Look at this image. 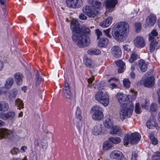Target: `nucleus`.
I'll list each match as a JSON object with an SVG mask.
<instances>
[{
	"label": "nucleus",
	"instance_id": "nucleus-1",
	"mask_svg": "<svg viewBox=\"0 0 160 160\" xmlns=\"http://www.w3.org/2000/svg\"><path fill=\"white\" fill-rule=\"evenodd\" d=\"M71 28L73 32L72 40L78 47L84 48L89 45L90 30L88 28H82L77 20H73L71 22Z\"/></svg>",
	"mask_w": 160,
	"mask_h": 160
},
{
	"label": "nucleus",
	"instance_id": "nucleus-2",
	"mask_svg": "<svg viewBox=\"0 0 160 160\" xmlns=\"http://www.w3.org/2000/svg\"><path fill=\"white\" fill-rule=\"evenodd\" d=\"M121 101H125L123 103L121 111L123 116L130 117L132 114L134 108V105L132 102H128L129 98L127 95L121 93Z\"/></svg>",
	"mask_w": 160,
	"mask_h": 160
},
{
	"label": "nucleus",
	"instance_id": "nucleus-3",
	"mask_svg": "<svg viewBox=\"0 0 160 160\" xmlns=\"http://www.w3.org/2000/svg\"><path fill=\"white\" fill-rule=\"evenodd\" d=\"M141 138L140 134L137 132L132 133L130 134H126L123 139L124 144L127 146L129 143L131 145L136 144L140 140Z\"/></svg>",
	"mask_w": 160,
	"mask_h": 160
},
{
	"label": "nucleus",
	"instance_id": "nucleus-4",
	"mask_svg": "<svg viewBox=\"0 0 160 160\" xmlns=\"http://www.w3.org/2000/svg\"><path fill=\"white\" fill-rule=\"evenodd\" d=\"M103 110L100 106L95 105L90 110V112L93 113L92 118L97 120H100L103 118Z\"/></svg>",
	"mask_w": 160,
	"mask_h": 160
},
{
	"label": "nucleus",
	"instance_id": "nucleus-5",
	"mask_svg": "<svg viewBox=\"0 0 160 160\" xmlns=\"http://www.w3.org/2000/svg\"><path fill=\"white\" fill-rule=\"evenodd\" d=\"M81 111L80 108L77 107L75 113V118L73 119V124L80 131L82 127V117L81 115Z\"/></svg>",
	"mask_w": 160,
	"mask_h": 160
},
{
	"label": "nucleus",
	"instance_id": "nucleus-6",
	"mask_svg": "<svg viewBox=\"0 0 160 160\" xmlns=\"http://www.w3.org/2000/svg\"><path fill=\"white\" fill-rule=\"evenodd\" d=\"M129 30L128 24L126 22H121V41L127 38Z\"/></svg>",
	"mask_w": 160,
	"mask_h": 160
},
{
	"label": "nucleus",
	"instance_id": "nucleus-7",
	"mask_svg": "<svg viewBox=\"0 0 160 160\" xmlns=\"http://www.w3.org/2000/svg\"><path fill=\"white\" fill-rule=\"evenodd\" d=\"M83 11L86 15L91 18L95 17L99 13L98 10L89 6H84L83 8Z\"/></svg>",
	"mask_w": 160,
	"mask_h": 160
},
{
	"label": "nucleus",
	"instance_id": "nucleus-8",
	"mask_svg": "<svg viewBox=\"0 0 160 160\" xmlns=\"http://www.w3.org/2000/svg\"><path fill=\"white\" fill-rule=\"evenodd\" d=\"M14 132L6 128L0 129V139L3 138H8L12 139L13 137Z\"/></svg>",
	"mask_w": 160,
	"mask_h": 160
},
{
	"label": "nucleus",
	"instance_id": "nucleus-9",
	"mask_svg": "<svg viewBox=\"0 0 160 160\" xmlns=\"http://www.w3.org/2000/svg\"><path fill=\"white\" fill-rule=\"evenodd\" d=\"M67 6L72 8H78L82 5V0H66Z\"/></svg>",
	"mask_w": 160,
	"mask_h": 160
},
{
	"label": "nucleus",
	"instance_id": "nucleus-10",
	"mask_svg": "<svg viewBox=\"0 0 160 160\" xmlns=\"http://www.w3.org/2000/svg\"><path fill=\"white\" fill-rule=\"evenodd\" d=\"M133 43L135 46L138 48H143L146 44L145 40L141 36L137 37L133 40Z\"/></svg>",
	"mask_w": 160,
	"mask_h": 160
},
{
	"label": "nucleus",
	"instance_id": "nucleus-11",
	"mask_svg": "<svg viewBox=\"0 0 160 160\" xmlns=\"http://www.w3.org/2000/svg\"><path fill=\"white\" fill-rule=\"evenodd\" d=\"M120 23H118L114 26L112 32V34L113 37L117 41H120L119 36L120 32Z\"/></svg>",
	"mask_w": 160,
	"mask_h": 160
},
{
	"label": "nucleus",
	"instance_id": "nucleus-12",
	"mask_svg": "<svg viewBox=\"0 0 160 160\" xmlns=\"http://www.w3.org/2000/svg\"><path fill=\"white\" fill-rule=\"evenodd\" d=\"M0 117L3 120H12L15 119L16 117V113L14 112L9 111L7 113L2 114Z\"/></svg>",
	"mask_w": 160,
	"mask_h": 160
},
{
	"label": "nucleus",
	"instance_id": "nucleus-13",
	"mask_svg": "<svg viewBox=\"0 0 160 160\" xmlns=\"http://www.w3.org/2000/svg\"><path fill=\"white\" fill-rule=\"evenodd\" d=\"M64 96L68 99H70L72 95L70 88L69 85L65 81L64 87L63 88Z\"/></svg>",
	"mask_w": 160,
	"mask_h": 160
},
{
	"label": "nucleus",
	"instance_id": "nucleus-14",
	"mask_svg": "<svg viewBox=\"0 0 160 160\" xmlns=\"http://www.w3.org/2000/svg\"><path fill=\"white\" fill-rule=\"evenodd\" d=\"M101 1V0H88V2L90 4V6L97 10L101 8L102 4Z\"/></svg>",
	"mask_w": 160,
	"mask_h": 160
},
{
	"label": "nucleus",
	"instance_id": "nucleus-15",
	"mask_svg": "<svg viewBox=\"0 0 160 160\" xmlns=\"http://www.w3.org/2000/svg\"><path fill=\"white\" fill-rule=\"evenodd\" d=\"M103 97L98 101L105 107L108 106L109 104V96L107 92H104Z\"/></svg>",
	"mask_w": 160,
	"mask_h": 160
},
{
	"label": "nucleus",
	"instance_id": "nucleus-16",
	"mask_svg": "<svg viewBox=\"0 0 160 160\" xmlns=\"http://www.w3.org/2000/svg\"><path fill=\"white\" fill-rule=\"evenodd\" d=\"M102 127L101 124H98L94 126L92 130V133L95 135H99L101 134Z\"/></svg>",
	"mask_w": 160,
	"mask_h": 160
},
{
	"label": "nucleus",
	"instance_id": "nucleus-17",
	"mask_svg": "<svg viewBox=\"0 0 160 160\" xmlns=\"http://www.w3.org/2000/svg\"><path fill=\"white\" fill-rule=\"evenodd\" d=\"M156 17L153 15L150 14L147 17L146 22L148 25L152 26L156 23Z\"/></svg>",
	"mask_w": 160,
	"mask_h": 160
},
{
	"label": "nucleus",
	"instance_id": "nucleus-18",
	"mask_svg": "<svg viewBox=\"0 0 160 160\" xmlns=\"http://www.w3.org/2000/svg\"><path fill=\"white\" fill-rule=\"evenodd\" d=\"M104 127L108 129H110L113 126V122L110 116H107L103 122Z\"/></svg>",
	"mask_w": 160,
	"mask_h": 160
},
{
	"label": "nucleus",
	"instance_id": "nucleus-19",
	"mask_svg": "<svg viewBox=\"0 0 160 160\" xmlns=\"http://www.w3.org/2000/svg\"><path fill=\"white\" fill-rule=\"evenodd\" d=\"M147 64L145 61L141 60L139 61L138 65V68L142 72H145L147 69Z\"/></svg>",
	"mask_w": 160,
	"mask_h": 160
},
{
	"label": "nucleus",
	"instance_id": "nucleus-20",
	"mask_svg": "<svg viewBox=\"0 0 160 160\" xmlns=\"http://www.w3.org/2000/svg\"><path fill=\"white\" fill-rule=\"evenodd\" d=\"M154 78L153 77H150L146 78L144 81L143 85L147 87H151L154 83Z\"/></svg>",
	"mask_w": 160,
	"mask_h": 160
},
{
	"label": "nucleus",
	"instance_id": "nucleus-21",
	"mask_svg": "<svg viewBox=\"0 0 160 160\" xmlns=\"http://www.w3.org/2000/svg\"><path fill=\"white\" fill-rule=\"evenodd\" d=\"M112 19V17H108L107 19L100 22L99 25L103 28L108 27L111 24Z\"/></svg>",
	"mask_w": 160,
	"mask_h": 160
},
{
	"label": "nucleus",
	"instance_id": "nucleus-22",
	"mask_svg": "<svg viewBox=\"0 0 160 160\" xmlns=\"http://www.w3.org/2000/svg\"><path fill=\"white\" fill-rule=\"evenodd\" d=\"M117 3V0H107L105 2L106 7L107 8H114Z\"/></svg>",
	"mask_w": 160,
	"mask_h": 160
},
{
	"label": "nucleus",
	"instance_id": "nucleus-23",
	"mask_svg": "<svg viewBox=\"0 0 160 160\" xmlns=\"http://www.w3.org/2000/svg\"><path fill=\"white\" fill-rule=\"evenodd\" d=\"M15 81L17 84L19 85H21L22 83L23 76L21 73L17 72L14 75Z\"/></svg>",
	"mask_w": 160,
	"mask_h": 160
},
{
	"label": "nucleus",
	"instance_id": "nucleus-24",
	"mask_svg": "<svg viewBox=\"0 0 160 160\" xmlns=\"http://www.w3.org/2000/svg\"><path fill=\"white\" fill-rule=\"evenodd\" d=\"M158 41L155 40V41L150 42L151 43L150 45L149 50L151 52H154L155 50L158 48L159 46L158 44Z\"/></svg>",
	"mask_w": 160,
	"mask_h": 160
},
{
	"label": "nucleus",
	"instance_id": "nucleus-25",
	"mask_svg": "<svg viewBox=\"0 0 160 160\" xmlns=\"http://www.w3.org/2000/svg\"><path fill=\"white\" fill-rule=\"evenodd\" d=\"M9 105L5 102H0V113L3 112L8 110Z\"/></svg>",
	"mask_w": 160,
	"mask_h": 160
},
{
	"label": "nucleus",
	"instance_id": "nucleus-26",
	"mask_svg": "<svg viewBox=\"0 0 160 160\" xmlns=\"http://www.w3.org/2000/svg\"><path fill=\"white\" fill-rule=\"evenodd\" d=\"M158 33L155 30H153L149 34V40L150 42L155 41L158 39Z\"/></svg>",
	"mask_w": 160,
	"mask_h": 160
},
{
	"label": "nucleus",
	"instance_id": "nucleus-27",
	"mask_svg": "<svg viewBox=\"0 0 160 160\" xmlns=\"http://www.w3.org/2000/svg\"><path fill=\"white\" fill-rule=\"evenodd\" d=\"M120 157V151L115 150L111 152L110 154V157L111 158L119 159Z\"/></svg>",
	"mask_w": 160,
	"mask_h": 160
},
{
	"label": "nucleus",
	"instance_id": "nucleus-28",
	"mask_svg": "<svg viewBox=\"0 0 160 160\" xmlns=\"http://www.w3.org/2000/svg\"><path fill=\"white\" fill-rule=\"evenodd\" d=\"M84 63L86 67L91 68L92 66L93 62L92 60L86 56H84L83 58Z\"/></svg>",
	"mask_w": 160,
	"mask_h": 160
},
{
	"label": "nucleus",
	"instance_id": "nucleus-29",
	"mask_svg": "<svg viewBox=\"0 0 160 160\" xmlns=\"http://www.w3.org/2000/svg\"><path fill=\"white\" fill-rule=\"evenodd\" d=\"M113 147V144L110 141H106L103 143L102 149L104 151L108 150L111 149Z\"/></svg>",
	"mask_w": 160,
	"mask_h": 160
},
{
	"label": "nucleus",
	"instance_id": "nucleus-30",
	"mask_svg": "<svg viewBox=\"0 0 160 160\" xmlns=\"http://www.w3.org/2000/svg\"><path fill=\"white\" fill-rule=\"evenodd\" d=\"M120 131V129L119 127L115 126H113L110 131V133L112 135H115L118 133Z\"/></svg>",
	"mask_w": 160,
	"mask_h": 160
},
{
	"label": "nucleus",
	"instance_id": "nucleus-31",
	"mask_svg": "<svg viewBox=\"0 0 160 160\" xmlns=\"http://www.w3.org/2000/svg\"><path fill=\"white\" fill-rule=\"evenodd\" d=\"M108 42V39L105 38H103L98 42V44L99 47H104L107 45Z\"/></svg>",
	"mask_w": 160,
	"mask_h": 160
},
{
	"label": "nucleus",
	"instance_id": "nucleus-32",
	"mask_svg": "<svg viewBox=\"0 0 160 160\" xmlns=\"http://www.w3.org/2000/svg\"><path fill=\"white\" fill-rule=\"evenodd\" d=\"M101 51L98 49H91L88 50L87 53L91 55H98L100 54Z\"/></svg>",
	"mask_w": 160,
	"mask_h": 160
},
{
	"label": "nucleus",
	"instance_id": "nucleus-33",
	"mask_svg": "<svg viewBox=\"0 0 160 160\" xmlns=\"http://www.w3.org/2000/svg\"><path fill=\"white\" fill-rule=\"evenodd\" d=\"M13 83V79L12 78H9L6 80V82L5 84V87L7 88H10Z\"/></svg>",
	"mask_w": 160,
	"mask_h": 160
},
{
	"label": "nucleus",
	"instance_id": "nucleus-34",
	"mask_svg": "<svg viewBox=\"0 0 160 160\" xmlns=\"http://www.w3.org/2000/svg\"><path fill=\"white\" fill-rule=\"evenodd\" d=\"M104 93L102 91H98L95 93L94 98L96 100L98 101L103 97Z\"/></svg>",
	"mask_w": 160,
	"mask_h": 160
},
{
	"label": "nucleus",
	"instance_id": "nucleus-35",
	"mask_svg": "<svg viewBox=\"0 0 160 160\" xmlns=\"http://www.w3.org/2000/svg\"><path fill=\"white\" fill-rule=\"evenodd\" d=\"M138 55L137 53L135 51H133L132 52L130 57L129 59V61L132 63L136 60L138 58Z\"/></svg>",
	"mask_w": 160,
	"mask_h": 160
},
{
	"label": "nucleus",
	"instance_id": "nucleus-36",
	"mask_svg": "<svg viewBox=\"0 0 160 160\" xmlns=\"http://www.w3.org/2000/svg\"><path fill=\"white\" fill-rule=\"evenodd\" d=\"M15 105L19 109H20L23 107V103L22 101L19 99H18L16 100Z\"/></svg>",
	"mask_w": 160,
	"mask_h": 160
},
{
	"label": "nucleus",
	"instance_id": "nucleus-37",
	"mask_svg": "<svg viewBox=\"0 0 160 160\" xmlns=\"http://www.w3.org/2000/svg\"><path fill=\"white\" fill-rule=\"evenodd\" d=\"M17 93L18 91L17 90H13L12 92L11 93L9 96L10 101H12L15 99Z\"/></svg>",
	"mask_w": 160,
	"mask_h": 160
},
{
	"label": "nucleus",
	"instance_id": "nucleus-38",
	"mask_svg": "<svg viewBox=\"0 0 160 160\" xmlns=\"http://www.w3.org/2000/svg\"><path fill=\"white\" fill-rule=\"evenodd\" d=\"M36 85H38L43 80V79L39 75V73L38 71L36 74Z\"/></svg>",
	"mask_w": 160,
	"mask_h": 160
},
{
	"label": "nucleus",
	"instance_id": "nucleus-39",
	"mask_svg": "<svg viewBox=\"0 0 160 160\" xmlns=\"http://www.w3.org/2000/svg\"><path fill=\"white\" fill-rule=\"evenodd\" d=\"M154 122L151 120H148L147 122L146 126L149 129H152L155 127Z\"/></svg>",
	"mask_w": 160,
	"mask_h": 160
},
{
	"label": "nucleus",
	"instance_id": "nucleus-40",
	"mask_svg": "<svg viewBox=\"0 0 160 160\" xmlns=\"http://www.w3.org/2000/svg\"><path fill=\"white\" fill-rule=\"evenodd\" d=\"M123 85L124 87L126 88H129L131 84V82L128 79H124L123 81Z\"/></svg>",
	"mask_w": 160,
	"mask_h": 160
},
{
	"label": "nucleus",
	"instance_id": "nucleus-41",
	"mask_svg": "<svg viewBox=\"0 0 160 160\" xmlns=\"http://www.w3.org/2000/svg\"><path fill=\"white\" fill-rule=\"evenodd\" d=\"M109 140L110 142H112V143L117 144L119 142L120 139L118 137H111L109 138Z\"/></svg>",
	"mask_w": 160,
	"mask_h": 160
},
{
	"label": "nucleus",
	"instance_id": "nucleus-42",
	"mask_svg": "<svg viewBox=\"0 0 160 160\" xmlns=\"http://www.w3.org/2000/svg\"><path fill=\"white\" fill-rule=\"evenodd\" d=\"M135 112L137 114H140L141 112V109L138 102L136 103L135 106Z\"/></svg>",
	"mask_w": 160,
	"mask_h": 160
},
{
	"label": "nucleus",
	"instance_id": "nucleus-43",
	"mask_svg": "<svg viewBox=\"0 0 160 160\" xmlns=\"http://www.w3.org/2000/svg\"><path fill=\"white\" fill-rule=\"evenodd\" d=\"M149 137L151 142L152 144L156 145L158 143V141L156 138L154 137L152 134H150L149 135Z\"/></svg>",
	"mask_w": 160,
	"mask_h": 160
},
{
	"label": "nucleus",
	"instance_id": "nucleus-44",
	"mask_svg": "<svg viewBox=\"0 0 160 160\" xmlns=\"http://www.w3.org/2000/svg\"><path fill=\"white\" fill-rule=\"evenodd\" d=\"M149 101L148 99H146L145 100L144 103L141 104V106L142 108L147 109L148 108V106L149 104Z\"/></svg>",
	"mask_w": 160,
	"mask_h": 160
},
{
	"label": "nucleus",
	"instance_id": "nucleus-45",
	"mask_svg": "<svg viewBox=\"0 0 160 160\" xmlns=\"http://www.w3.org/2000/svg\"><path fill=\"white\" fill-rule=\"evenodd\" d=\"M157 105L155 103H152L151 105L150 109L151 111L155 112L158 109Z\"/></svg>",
	"mask_w": 160,
	"mask_h": 160
},
{
	"label": "nucleus",
	"instance_id": "nucleus-46",
	"mask_svg": "<svg viewBox=\"0 0 160 160\" xmlns=\"http://www.w3.org/2000/svg\"><path fill=\"white\" fill-rule=\"evenodd\" d=\"M153 160H160V152H157L152 156Z\"/></svg>",
	"mask_w": 160,
	"mask_h": 160
},
{
	"label": "nucleus",
	"instance_id": "nucleus-47",
	"mask_svg": "<svg viewBox=\"0 0 160 160\" xmlns=\"http://www.w3.org/2000/svg\"><path fill=\"white\" fill-rule=\"evenodd\" d=\"M125 63L121 60V73L123 72L126 69Z\"/></svg>",
	"mask_w": 160,
	"mask_h": 160
},
{
	"label": "nucleus",
	"instance_id": "nucleus-48",
	"mask_svg": "<svg viewBox=\"0 0 160 160\" xmlns=\"http://www.w3.org/2000/svg\"><path fill=\"white\" fill-rule=\"evenodd\" d=\"M110 31V28H108L106 30H105L103 31V32L104 33L105 35L108 38H111L112 36L109 33Z\"/></svg>",
	"mask_w": 160,
	"mask_h": 160
},
{
	"label": "nucleus",
	"instance_id": "nucleus-49",
	"mask_svg": "<svg viewBox=\"0 0 160 160\" xmlns=\"http://www.w3.org/2000/svg\"><path fill=\"white\" fill-rule=\"evenodd\" d=\"M135 28L136 31L137 32H139L141 28V24L140 23H136L135 24Z\"/></svg>",
	"mask_w": 160,
	"mask_h": 160
},
{
	"label": "nucleus",
	"instance_id": "nucleus-50",
	"mask_svg": "<svg viewBox=\"0 0 160 160\" xmlns=\"http://www.w3.org/2000/svg\"><path fill=\"white\" fill-rule=\"evenodd\" d=\"M119 47L117 46H114L112 48V52L113 54L116 55L117 52L119 50Z\"/></svg>",
	"mask_w": 160,
	"mask_h": 160
},
{
	"label": "nucleus",
	"instance_id": "nucleus-51",
	"mask_svg": "<svg viewBox=\"0 0 160 160\" xmlns=\"http://www.w3.org/2000/svg\"><path fill=\"white\" fill-rule=\"evenodd\" d=\"M19 152V150L18 148H14L11 151V152L13 154H17Z\"/></svg>",
	"mask_w": 160,
	"mask_h": 160
},
{
	"label": "nucleus",
	"instance_id": "nucleus-52",
	"mask_svg": "<svg viewBox=\"0 0 160 160\" xmlns=\"http://www.w3.org/2000/svg\"><path fill=\"white\" fill-rule=\"evenodd\" d=\"M95 33L97 36V39H98L102 35V32L99 29H97L95 30Z\"/></svg>",
	"mask_w": 160,
	"mask_h": 160
},
{
	"label": "nucleus",
	"instance_id": "nucleus-53",
	"mask_svg": "<svg viewBox=\"0 0 160 160\" xmlns=\"http://www.w3.org/2000/svg\"><path fill=\"white\" fill-rule=\"evenodd\" d=\"M137 156L138 155L136 152H132L131 160H136Z\"/></svg>",
	"mask_w": 160,
	"mask_h": 160
},
{
	"label": "nucleus",
	"instance_id": "nucleus-54",
	"mask_svg": "<svg viewBox=\"0 0 160 160\" xmlns=\"http://www.w3.org/2000/svg\"><path fill=\"white\" fill-rule=\"evenodd\" d=\"M115 62L117 67L118 68V72L119 73H120V60L115 61Z\"/></svg>",
	"mask_w": 160,
	"mask_h": 160
},
{
	"label": "nucleus",
	"instance_id": "nucleus-55",
	"mask_svg": "<svg viewBox=\"0 0 160 160\" xmlns=\"http://www.w3.org/2000/svg\"><path fill=\"white\" fill-rule=\"evenodd\" d=\"M79 17L82 20H86L87 19V17L82 13L80 14Z\"/></svg>",
	"mask_w": 160,
	"mask_h": 160
},
{
	"label": "nucleus",
	"instance_id": "nucleus-56",
	"mask_svg": "<svg viewBox=\"0 0 160 160\" xmlns=\"http://www.w3.org/2000/svg\"><path fill=\"white\" fill-rule=\"evenodd\" d=\"M109 87H110V88L112 89L113 88H116L117 87V86L114 83H112L110 84Z\"/></svg>",
	"mask_w": 160,
	"mask_h": 160
},
{
	"label": "nucleus",
	"instance_id": "nucleus-57",
	"mask_svg": "<svg viewBox=\"0 0 160 160\" xmlns=\"http://www.w3.org/2000/svg\"><path fill=\"white\" fill-rule=\"evenodd\" d=\"M94 78V77H92L91 78H89L88 80V82L89 84H90L92 83Z\"/></svg>",
	"mask_w": 160,
	"mask_h": 160
},
{
	"label": "nucleus",
	"instance_id": "nucleus-58",
	"mask_svg": "<svg viewBox=\"0 0 160 160\" xmlns=\"http://www.w3.org/2000/svg\"><path fill=\"white\" fill-rule=\"evenodd\" d=\"M123 48L124 49V50L126 51H129L130 50V48H128V45H123Z\"/></svg>",
	"mask_w": 160,
	"mask_h": 160
},
{
	"label": "nucleus",
	"instance_id": "nucleus-59",
	"mask_svg": "<svg viewBox=\"0 0 160 160\" xmlns=\"http://www.w3.org/2000/svg\"><path fill=\"white\" fill-rule=\"evenodd\" d=\"M4 67L3 62L0 60V71Z\"/></svg>",
	"mask_w": 160,
	"mask_h": 160
},
{
	"label": "nucleus",
	"instance_id": "nucleus-60",
	"mask_svg": "<svg viewBox=\"0 0 160 160\" xmlns=\"http://www.w3.org/2000/svg\"><path fill=\"white\" fill-rule=\"evenodd\" d=\"M27 149V148L26 146H23L21 148V150L22 151L24 152L26 151Z\"/></svg>",
	"mask_w": 160,
	"mask_h": 160
},
{
	"label": "nucleus",
	"instance_id": "nucleus-61",
	"mask_svg": "<svg viewBox=\"0 0 160 160\" xmlns=\"http://www.w3.org/2000/svg\"><path fill=\"white\" fill-rule=\"evenodd\" d=\"M130 75L131 78H134L135 77V73L133 72H131L130 73Z\"/></svg>",
	"mask_w": 160,
	"mask_h": 160
},
{
	"label": "nucleus",
	"instance_id": "nucleus-62",
	"mask_svg": "<svg viewBox=\"0 0 160 160\" xmlns=\"http://www.w3.org/2000/svg\"><path fill=\"white\" fill-rule=\"evenodd\" d=\"M157 92L158 95V98H159L158 102H159V103L160 104V88L159 89L157 90Z\"/></svg>",
	"mask_w": 160,
	"mask_h": 160
},
{
	"label": "nucleus",
	"instance_id": "nucleus-63",
	"mask_svg": "<svg viewBox=\"0 0 160 160\" xmlns=\"http://www.w3.org/2000/svg\"><path fill=\"white\" fill-rule=\"evenodd\" d=\"M121 160H127L126 158L122 153L121 154Z\"/></svg>",
	"mask_w": 160,
	"mask_h": 160
},
{
	"label": "nucleus",
	"instance_id": "nucleus-64",
	"mask_svg": "<svg viewBox=\"0 0 160 160\" xmlns=\"http://www.w3.org/2000/svg\"><path fill=\"white\" fill-rule=\"evenodd\" d=\"M120 96V94L119 93H118L116 95V97L118 100V101L119 102L120 100V98H119Z\"/></svg>",
	"mask_w": 160,
	"mask_h": 160
}]
</instances>
